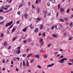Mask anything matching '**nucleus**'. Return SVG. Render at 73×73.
Here are the masks:
<instances>
[{
	"mask_svg": "<svg viewBox=\"0 0 73 73\" xmlns=\"http://www.w3.org/2000/svg\"><path fill=\"white\" fill-rule=\"evenodd\" d=\"M32 54L31 53L27 55V58H29V57H30V56H32Z\"/></svg>",
	"mask_w": 73,
	"mask_h": 73,
	"instance_id": "13",
	"label": "nucleus"
},
{
	"mask_svg": "<svg viewBox=\"0 0 73 73\" xmlns=\"http://www.w3.org/2000/svg\"><path fill=\"white\" fill-rule=\"evenodd\" d=\"M53 37H55V38H57V35H55V34H54L52 35Z\"/></svg>",
	"mask_w": 73,
	"mask_h": 73,
	"instance_id": "18",
	"label": "nucleus"
},
{
	"mask_svg": "<svg viewBox=\"0 0 73 73\" xmlns=\"http://www.w3.org/2000/svg\"><path fill=\"white\" fill-rule=\"evenodd\" d=\"M3 63H5V60H3Z\"/></svg>",
	"mask_w": 73,
	"mask_h": 73,
	"instance_id": "59",
	"label": "nucleus"
},
{
	"mask_svg": "<svg viewBox=\"0 0 73 73\" xmlns=\"http://www.w3.org/2000/svg\"><path fill=\"white\" fill-rule=\"evenodd\" d=\"M69 40H72V37H71L69 38Z\"/></svg>",
	"mask_w": 73,
	"mask_h": 73,
	"instance_id": "38",
	"label": "nucleus"
},
{
	"mask_svg": "<svg viewBox=\"0 0 73 73\" xmlns=\"http://www.w3.org/2000/svg\"><path fill=\"white\" fill-rule=\"evenodd\" d=\"M64 20L66 21H68V18H65L64 19Z\"/></svg>",
	"mask_w": 73,
	"mask_h": 73,
	"instance_id": "44",
	"label": "nucleus"
},
{
	"mask_svg": "<svg viewBox=\"0 0 73 73\" xmlns=\"http://www.w3.org/2000/svg\"><path fill=\"white\" fill-rule=\"evenodd\" d=\"M44 13L45 14H47L48 13V11H43Z\"/></svg>",
	"mask_w": 73,
	"mask_h": 73,
	"instance_id": "22",
	"label": "nucleus"
},
{
	"mask_svg": "<svg viewBox=\"0 0 73 73\" xmlns=\"http://www.w3.org/2000/svg\"><path fill=\"white\" fill-rule=\"evenodd\" d=\"M47 5L48 7H49L50 6V3H49V2H48L47 3Z\"/></svg>",
	"mask_w": 73,
	"mask_h": 73,
	"instance_id": "30",
	"label": "nucleus"
},
{
	"mask_svg": "<svg viewBox=\"0 0 73 73\" xmlns=\"http://www.w3.org/2000/svg\"><path fill=\"white\" fill-rule=\"evenodd\" d=\"M10 7L9 5H7L5 6V7Z\"/></svg>",
	"mask_w": 73,
	"mask_h": 73,
	"instance_id": "47",
	"label": "nucleus"
},
{
	"mask_svg": "<svg viewBox=\"0 0 73 73\" xmlns=\"http://www.w3.org/2000/svg\"><path fill=\"white\" fill-rule=\"evenodd\" d=\"M5 22V21H3L0 23V24L1 25H3L4 23Z\"/></svg>",
	"mask_w": 73,
	"mask_h": 73,
	"instance_id": "10",
	"label": "nucleus"
},
{
	"mask_svg": "<svg viewBox=\"0 0 73 73\" xmlns=\"http://www.w3.org/2000/svg\"><path fill=\"white\" fill-rule=\"evenodd\" d=\"M59 26H60V27H62V25H61V24H59Z\"/></svg>",
	"mask_w": 73,
	"mask_h": 73,
	"instance_id": "48",
	"label": "nucleus"
},
{
	"mask_svg": "<svg viewBox=\"0 0 73 73\" xmlns=\"http://www.w3.org/2000/svg\"><path fill=\"white\" fill-rule=\"evenodd\" d=\"M48 57V55H45V56H44V58H46V57Z\"/></svg>",
	"mask_w": 73,
	"mask_h": 73,
	"instance_id": "53",
	"label": "nucleus"
},
{
	"mask_svg": "<svg viewBox=\"0 0 73 73\" xmlns=\"http://www.w3.org/2000/svg\"><path fill=\"white\" fill-rule=\"evenodd\" d=\"M23 5L24 4H23V3H21V4L19 6V8H20L21 7H23Z\"/></svg>",
	"mask_w": 73,
	"mask_h": 73,
	"instance_id": "14",
	"label": "nucleus"
},
{
	"mask_svg": "<svg viewBox=\"0 0 73 73\" xmlns=\"http://www.w3.org/2000/svg\"><path fill=\"white\" fill-rule=\"evenodd\" d=\"M38 29L37 28H36L35 29L34 32H35V33H37V32H38Z\"/></svg>",
	"mask_w": 73,
	"mask_h": 73,
	"instance_id": "5",
	"label": "nucleus"
},
{
	"mask_svg": "<svg viewBox=\"0 0 73 73\" xmlns=\"http://www.w3.org/2000/svg\"><path fill=\"white\" fill-rule=\"evenodd\" d=\"M5 8V7L4 6L2 7V9H4Z\"/></svg>",
	"mask_w": 73,
	"mask_h": 73,
	"instance_id": "55",
	"label": "nucleus"
},
{
	"mask_svg": "<svg viewBox=\"0 0 73 73\" xmlns=\"http://www.w3.org/2000/svg\"><path fill=\"white\" fill-rule=\"evenodd\" d=\"M28 15V14L27 13H26L25 14L24 16L25 17V19H27V16Z\"/></svg>",
	"mask_w": 73,
	"mask_h": 73,
	"instance_id": "9",
	"label": "nucleus"
},
{
	"mask_svg": "<svg viewBox=\"0 0 73 73\" xmlns=\"http://www.w3.org/2000/svg\"><path fill=\"white\" fill-rule=\"evenodd\" d=\"M34 56L36 58H40V56L39 54L35 55H34Z\"/></svg>",
	"mask_w": 73,
	"mask_h": 73,
	"instance_id": "7",
	"label": "nucleus"
},
{
	"mask_svg": "<svg viewBox=\"0 0 73 73\" xmlns=\"http://www.w3.org/2000/svg\"><path fill=\"white\" fill-rule=\"evenodd\" d=\"M17 14L18 15H20V11H18V12H17Z\"/></svg>",
	"mask_w": 73,
	"mask_h": 73,
	"instance_id": "42",
	"label": "nucleus"
},
{
	"mask_svg": "<svg viewBox=\"0 0 73 73\" xmlns=\"http://www.w3.org/2000/svg\"><path fill=\"white\" fill-rule=\"evenodd\" d=\"M20 23V21H18L17 22V24H19V23Z\"/></svg>",
	"mask_w": 73,
	"mask_h": 73,
	"instance_id": "60",
	"label": "nucleus"
},
{
	"mask_svg": "<svg viewBox=\"0 0 73 73\" xmlns=\"http://www.w3.org/2000/svg\"><path fill=\"white\" fill-rule=\"evenodd\" d=\"M40 29H42L43 28V25H40Z\"/></svg>",
	"mask_w": 73,
	"mask_h": 73,
	"instance_id": "15",
	"label": "nucleus"
},
{
	"mask_svg": "<svg viewBox=\"0 0 73 73\" xmlns=\"http://www.w3.org/2000/svg\"><path fill=\"white\" fill-rule=\"evenodd\" d=\"M37 68H39V69H41V67L40 65H38L37 66Z\"/></svg>",
	"mask_w": 73,
	"mask_h": 73,
	"instance_id": "28",
	"label": "nucleus"
},
{
	"mask_svg": "<svg viewBox=\"0 0 73 73\" xmlns=\"http://www.w3.org/2000/svg\"><path fill=\"white\" fill-rule=\"evenodd\" d=\"M20 46H19L18 47V50H20Z\"/></svg>",
	"mask_w": 73,
	"mask_h": 73,
	"instance_id": "33",
	"label": "nucleus"
},
{
	"mask_svg": "<svg viewBox=\"0 0 73 73\" xmlns=\"http://www.w3.org/2000/svg\"><path fill=\"white\" fill-rule=\"evenodd\" d=\"M72 23H73V22H71L70 24V26H71V27H72Z\"/></svg>",
	"mask_w": 73,
	"mask_h": 73,
	"instance_id": "51",
	"label": "nucleus"
},
{
	"mask_svg": "<svg viewBox=\"0 0 73 73\" xmlns=\"http://www.w3.org/2000/svg\"><path fill=\"white\" fill-rule=\"evenodd\" d=\"M32 7L33 8V9H35V7H34V5H32Z\"/></svg>",
	"mask_w": 73,
	"mask_h": 73,
	"instance_id": "50",
	"label": "nucleus"
},
{
	"mask_svg": "<svg viewBox=\"0 0 73 73\" xmlns=\"http://www.w3.org/2000/svg\"><path fill=\"white\" fill-rule=\"evenodd\" d=\"M58 10H59L60 9V4H59L58 5Z\"/></svg>",
	"mask_w": 73,
	"mask_h": 73,
	"instance_id": "24",
	"label": "nucleus"
},
{
	"mask_svg": "<svg viewBox=\"0 0 73 73\" xmlns=\"http://www.w3.org/2000/svg\"><path fill=\"white\" fill-rule=\"evenodd\" d=\"M68 65H73V64H72V63L69 62L68 63Z\"/></svg>",
	"mask_w": 73,
	"mask_h": 73,
	"instance_id": "37",
	"label": "nucleus"
},
{
	"mask_svg": "<svg viewBox=\"0 0 73 73\" xmlns=\"http://www.w3.org/2000/svg\"><path fill=\"white\" fill-rule=\"evenodd\" d=\"M13 21H12L11 22H9L8 23H7L6 24V26H5V27H8V26H10L11 25L13 24Z\"/></svg>",
	"mask_w": 73,
	"mask_h": 73,
	"instance_id": "1",
	"label": "nucleus"
},
{
	"mask_svg": "<svg viewBox=\"0 0 73 73\" xmlns=\"http://www.w3.org/2000/svg\"><path fill=\"white\" fill-rule=\"evenodd\" d=\"M15 30H16V28H13L12 30V32H15Z\"/></svg>",
	"mask_w": 73,
	"mask_h": 73,
	"instance_id": "23",
	"label": "nucleus"
},
{
	"mask_svg": "<svg viewBox=\"0 0 73 73\" xmlns=\"http://www.w3.org/2000/svg\"><path fill=\"white\" fill-rule=\"evenodd\" d=\"M30 28H31V29H33V28H34V27H33V26H32Z\"/></svg>",
	"mask_w": 73,
	"mask_h": 73,
	"instance_id": "54",
	"label": "nucleus"
},
{
	"mask_svg": "<svg viewBox=\"0 0 73 73\" xmlns=\"http://www.w3.org/2000/svg\"><path fill=\"white\" fill-rule=\"evenodd\" d=\"M42 35L43 37H44V36H45V33H44Z\"/></svg>",
	"mask_w": 73,
	"mask_h": 73,
	"instance_id": "36",
	"label": "nucleus"
},
{
	"mask_svg": "<svg viewBox=\"0 0 73 73\" xmlns=\"http://www.w3.org/2000/svg\"><path fill=\"white\" fill-rule=\"evenodd\" d=\"M60 58H64V56L62 55L61 56H60Z\"/></svg>",
	"mask_w": 73,
	"mask_h": 73,
	"instance_id": "62",
	"label": "nucleus"
},
{
	"mask_svg": "<svg viewBox=\"0 0 73 73\" xmlns=\"http://www.w3.org/2000/svg\"><path fill=\"white\" fill-rule=\"evenodd\" d=\"M27 27H26L25 28L23 29L22 30V31H23L24 32H26V31H27Z\"/></svg>",
	"mask_w": 73,
	"mask_h": 73,
	"instance_id": "6",
	"label": "nucleus"
},
{
	"mask_svg": "<svg viewBox=\"0 0 73 73\" xmlns=\"http://www.w3.org/2000/svg\"><path fill=\"white\" fill-rule=\"evenodd\" d=\"M27 40H25L24 41H23V43H26V42H27Z\"/></svg>",
	"mask_w": 73,
	"mask_h": 73,
	"instance_id": "45",
	"label": "nucleus"
},
{
	"mask_svg": "<svg viewBox=\"0 0 73 73\" xmlns=\"http://www.w3.org/2000/svg\"><path fill=\"white\" fill-rule=\"evenodd\" d=\"M18 52H17V53L18 54H20V51L19 50H17Z\"/></svg>",
	"mask_w": 73,
	"mask_h": 73,
	"instance_id": "39",
	"label": "nucleus"
},
{
	"mask_svg": "<svg viewBox=\"0 0 73 73\" xmlns=\"http://www.w3.org/2000/svg\"><path fill=\"white\" fill-rule=\"evenodd\" d=\"M4 46H7V42H5L4 43Z\"/></svg>",
	"mask_w": 73,
	"mask_h": 73,
	"instance_id": "19",
	"label": "nucleus"
},
{
	"mask_svg": "<svg viewBox=\"0 0 73 73\" xmlns=\"http://www.w3.org/2000/svg\"><path fill=\"white\" fill-rule=\"evenodd\" d=\"M37 13H38L39 12H40V9H39V8L37 7Z\"/></svg>",
	"mask_w": 73,
	"mask_h": 73,
	"instance_id": "20",
	"label": "nucleus"
},
{
	"mask_svg": "<svg viewBox=\"0 0 73 73\" xmlns=\"http://www.w3.org/2000/svg\"><path fill=\"white\" fill-rule=\"evenodd\" d=\"M4 17L2 16H0V20H3L4 19Z\"/></svg>",
	"mask_w": 73,
	"mask_h": 73,
	"instance_id": "11",
	"label": "nucleus"
},
{
	"mask_svg": "<svg viewBox=\"0 0 73 73\" xmlns=\"http://www.w3.org/2000/svg\"><path fill=\"white\" fill-rule=\"evenodd\" d=\"M16 38L15 37H14L13 38V41H15V40H16Z\"/></svg>",
	"mask_w": 73,
	"mask_h": 73,
	"instance_id": "40",
	"label": "nucleus"
},
{
	"mask_svg": "<svg viewBox=\"0 0 73 73\" xmlns=\"http://www.w3.org/2000/svg\"><path fill=\"white\" fill-rule=\"evenodd\" d=\"M60 12H63V11H64V9H62V8H60Z\"/></svg>",
	"mask_w": 73,
	"mask_h": 73,
	"instance_id": "16",
	"label": "nucleus"
},
{
	"mask_svg": "<svg viewBox=\"0 0 73 73\" xmlns=\"http://www.w3.org/2000/svg\"><path fill=\"white\" fill-rule=\"evenodd\" d=\"M23 65V63L22 62H21L20 64V66H22Z\"/></svg>",
	"mask_w": 73,
	"mask_h": 73,
	"instance_id": "43",
	"label": "nucleus"
},
{
	"mask_svg": "<svg viewBox=\"0 0 73 73\" xmlns=\"http://www.w3.org/2000/svg\"><path fill=\"white\" fill-rule=\"evenodd\" d=\"M69 11H70L69 9H68L66 11V12H67L68 13H69Z\"/></svg>",
	"mask_w": 73,
	"mask_h": 73,
	"instance_id": "29",
	"label": "nucleus"
},
{
	"mask_svg": "<svg viewBox=\"0 0 73 73\" xmlns=\"http://www.w3.org/2000/svg\"><path fill=\"white\" fill-rule=\"evenodd\" d=\"M54 29V26L53 25L51 27V30H53Z\"/></svg>",
	"mask_w": 73,
	"mask_h": 73,
	"instance_id": "21",
	"label": "nucleus"
},
{
	"mask_svg": "<svg viewBox=\"0 0 73 73\" xmlns=\"http://www.w3.org/2000/svg\"><path fill=\"white\" fill-rule=\"evenodd\" d=\"M36 20H38L39 21H41V20H42V19L41 18H37L36 19Z\"/></svg>",
	"mask_w": 73,
	"mask_h": 73,
	"instance_id": "17",
	"label": "nucleus"
},
{
	"mask_svg": "<svg viewBox=\"0 0 73 73\" xmlns=\"http://www.w3.org/2000/svg\"><path fill=\"white\" fill-rule=\"evenodd\" d=\"M13 61H11V65H13Z\"/></svg>",
	"mask_w": 73,
	"mask_h": 73,
	"instance_id": "58",
	"label": "nucleus"
},
{
	"mask_svg": "<svg viewBox=\"0 0 73 73\" xmlns=\"http://www.w3.org/2000/svg\"><path fill=\"white\" fill-rule=\"evenodd\" d=\"M53 65H54V64L52 63L51 64L47 65V66L49 68V67H51V66H53Z\"/></svg>",
	"mask_w": 73,
	"mask_h": 73,
	"instance_id": "8",
	"label": "nucleus"
},
{
	"mask_svg": "<svg viewBox=\"0 0 73 73\" xmlns=\"http://www.w3.org/2000/svg\"><path fill=\"white\" fill-rule=\"evenodd\" d=\"M64 62V61L63 59L62 58L60 60V61L59 62V63H60V62L61 64H63Z\"/></svg>",
	"mask_w": 73,
	"mask_h": 73,
	"instance_id": "2",
	"label": "nucleus"
},
{
	"mask_svg": "<svg viewBox=\"0 0 73 73\" xmlns=\"http://www.w3.org/2000/svg\"><path fill=\"white\" fill-rule=\"evenodd\" d=\"M26 56H27V54H24L22 55V57H25Z\"/></svg>",
	"mask_w": 73,
	"mask_h": 73,
	"instance_id": "27",
	"label": "nucleus"
},
{
	"mask_svg": "<svg viewBox=\"0 0 73 73\" xmlns=\"http://www.w3.org/2000/svg\"><path fill=\"white\" fill-rule=\"evenodd\" d=\"M59 20L60 21H61L62 22H64V20L62 19H60Z\"/></svg>",
	"mask_w": 73,
	"mask_h": 73,
	"instance_id": "25",
	"label": "nucleus"
},
{
	"mask_svg": "<svg viewBox=\"0 0 73 73\" xmlns=\"http://www.w3.org/2000/svg\"><path fill=\"white\" fill-rule=\"evenodd\" d=\"M17 60H19V57H17L16 58Z\"/></svg>",
	"mask_w": 73,
	"mask_h": 73,
	"instance_id": "63",
	"label": "nucleus"
},
{
	"mask_svg": "<svg viewBox=\"0 0 73 73\" xmlns=\"http://www.w3.org/2000/svg\"><path fill=\"white\" fill-rule=\"evenodd\" d=\"M62 59L64 61H66V60H68V59L66 58H63Z\"/></svg>",
	"mask_w": 73,
	"mask_h": 73,
	"instance_id": "26",
	"label": "nucleus"
},
{
	"mask_svg": "<svg viewBox=\"0 0 73 73\" xmlns=\"http://www.w3.org/2000/svg\"><path fill=\"white\" fill-rule=\"evenodd\" d=\"M11 46H9V47L8 48V49L9 50L11 49Z\"/></svg>",
	"mask_w": 73,
	"mask_h": 73,
	"instance_id": "41",
	"label": "nucleus"
},
{
	"mask_svg": "<svg viewBox=\"0 0 73 73\" xmlns=\"http://www.w3.org/2000/svg\"><path fill=\"white\" fill-rule=\"evenodd\" d=\"M58 15V13L57 12L56 14V17H57Z\"/></svg>",
	"mask_w": 73,
	"mask_h": 73,
	"instance_id": "61",
	"label": "nucleus"
},
{
	"mask_svg": "<svg viewBox=\"0 0 73 73\" xmlns=\"http://www.w3.org/2000/svg\"><path fill=\"white\" fill-rule=\"evenodd\" d=\"M4 35V34H3L1 33V36H2V37H3Z\"/></svg>",
	"mask_w": 73,
	"mask_h": 73,
	"instance_id": "49",
	"label": "nucleus"
},
{
	"mask_svg": "<svg viewBox=\"0 0 73 73\" xmlns=\"http://www.w3.org/2000/svg\"><path fill=\"white\" fill-rule=\"evenodd\" d=\"M38 2L39 3H41V0H38Z\"/></svg>",
	"mask_w": 73,
	"mask_h": 73,
	"instance_id": "57",
	"label": "nucleus"
},
{
	"mask_svg": "<svg viewBox=\"0 0 73 73\" xmlns=\"http://www.w3.org/2000/svg\"><path fill=\"white\" fill-rule=\"evenodd\" d=\"M38 0H36V4H38Z\"/></svg>",
	"mask_w": 73,
	"mask_h": 73,
	"instance_id": "35",
	"label": "nucleus"
},
{
	"mask_svg": "<svg viewBox=\"0 0 73 73\" xmlns=\"http://www.w3.org/2000/svg\"><path fill=\"white\" fill-rule=\"evenodd\" d=\"M70 17V18H72V17H73V14L71 15Z\"/></svg>",
	"mask_w": 73,
	"mask_h": 73,
	"instance_id": "52",
	"label": "nucleus"
},
{
	"mask_svg": "<svg viewBox=\"0 0 73 73\" xmlns=\"http://www.w3.org/2000/svg\"><path fill=\"white\" fill-rule=\"evenodd\" d=\"M29 26H30V28H31V27H32V24H31V25H30Z\"/></svg>",
	"mask_w": 73,
	"mask_h": 73,
	"instance_id": "64",
	"label": "nucleus"
},
{
	"mask_svg": "<svg viewBox=\"0 0 73 73\" xmlns=\"http://www.w3.org/2000/svg\"><path fill=\"white\" fill-rule=\"evenodd\" d=\"M26 66H27V67H29V62H28V60L26 62Z\"/></svg>",
	"mask_w": 73,
	"mask_h": 73,
	"instance_id": "3",
	"label": "nucleus"
},
{
	"mask_svg": "<svg viewBox=\"0 0 73 73\" xmlns=\"http://www.w3.org/2000/svg\"><path fill=\"white\" fill-rule=\"evenodd\" d=\"M3 12V10L2 9H0V12Z\"/></svg>",
	"mask_w": 73,
	"mask_h": 73,
	"instance_id": "46",
	"label": "nucleus"
},
{
	"mask_svg": "<svg viewBox=\"0 0 73 73\" xmlns=\"http://www.w3.org/2000/svg\"><path fill=\"white\" fill-rule=\"evenodd\" d=\"M40 42V43H41V44H42V45H43V44H44V42H43V40H42V39H41L39 41Z\"/></svg>",
	"mask_w": 73,
	"mask_h": 73,
	"instance_id": "4",
	"label": "nucleus"
},
{
	"mask_svg": "<svg viewBox=\"0 0 73 73\" xmlns=\"http://www.w3.org/2000/svg\"><path fill=\"white\" fill-rule=\"evenodd\" d=\"M13 26V24H12L11 26H10V27H9L8 28V30H9V29H11L12 28V27Z\"/></svg>",
	"mask_w": 73,
	"mask_h": 73,
	"instance_id": "12",
	"label": "nucleus"
},
{
	"mask_svg": "<svg viewBox=\"0 0 73 73\" xmlns=\"http://www.w3.org/2000/svg\"><path fill=\"white\" fill-rule=\"evenodd\" d=\"M23 66H25V62H24V61H23Z\"/></svg>",
	"mask_w": 73,
	"mask_h": 73,
	"instance_id": "31",
	"label": "nucleus"
},
{
	"mask_svg": "<svg viewBox=\"0 0 73 73\" xmlns=\"http://www.w3.org/2000/svg\"><path fill=\"white\" fill-rule=\"evenodd\" d=\"M51 45H52V44H49L47 46H48V47H49V46H51Z\"/></svg>",
	"mask_w": 73,
	"mask_h": 73,
	"instance_id": "34",
	"label": "nucleus"
},
{
	"mask_svg": "<svg viewBox=\"0 0 73 73\" xmlns=\"http://www.w3.org/2000/svg\"><path fill=\"white\" fill-rule=\"evenodd\" d=\"M28 5H31V3L30 2H28Z\"/></svg>",
	"mask_w": 73,
	"mask_h": 73,
	"instance_id": "56",
	"label": "nucleus"
},
{
	"mask_svg": "<svg viewBox=\"0 0 73 73\" xmlns=\"http://www.w3.org/2000/svg\"><path fill=\"white\" fill-rule=\"evenodd\" d=\"M34 60L33 59H32L31 60L30 63H32V62H33Z\"/></svg>",
	"mask_w": 73,
	"mask_h": 73,
	"instance_id": "32",
	"label": "nucleus"
}]
</instances>
